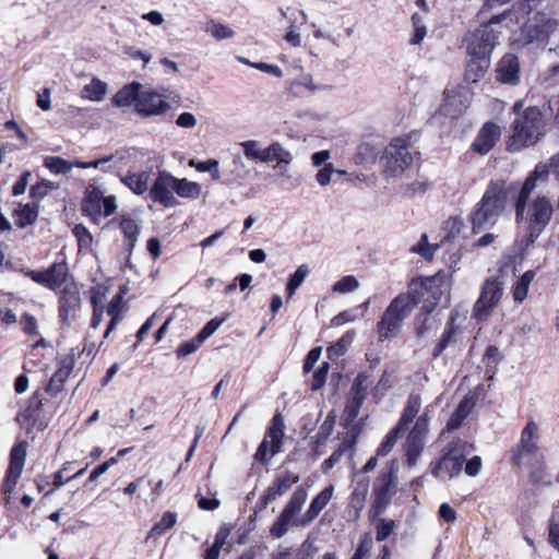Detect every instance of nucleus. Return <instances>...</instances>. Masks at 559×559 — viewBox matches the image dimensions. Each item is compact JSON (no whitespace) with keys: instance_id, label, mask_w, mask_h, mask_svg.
Instances as JSON below:
<instances>
[{"instance_id":"nucleus-18","label":"nucleus","mask_w":559,"mask_h":559,"mask_svg":"<svg viewBox=\"0 0 559 559\" xmlns=\"http://www.w3.org/2000/svg\"><path fill=\"white\" fill-rule=\"evenodd\" d=\"M471 93L464 88L447 91L440 112L450 118L461 116L471 104Z\"/></svg>"},{"instance_id":"nucleus-13","label":"nucleus","mask_w":559,"mask_h":559,"mask_svg":"<svg viewBox=\"0 0 559 559\" xmlns=\"http://www.w3.org/2000/svg\"><path fill=\"white\" fill-rule=\"evenodd\" d=\"M559 31V19H555L545 12L534 15L531 23L525 25L523 33L527 43L546 45L549 37Z\"/></svg>"},{"instance_id":"nucleus-38","label":"nucleus","mask_w":559,"mask_h":559,"mask_svg":"<svg viewBox=\"0 0 559 559\" xmlns=\"http://www.w3.org/2000/svg\"><path fill=\"white\" fill-rule=\"evenodd\" d=\"M122 300V295L117 294L112 297L107 307V313L111 317V320L106 329L105 337L109 335V333L115 329L117 323L121 320Z\"/></svg>"},{"instance_id":"nucleus-7","label":"nucleus","mask_w":559,"mask_h":559,"mask_svg":"<svg viewBox=\"0 0 559 559\" xmlns=\"http://www.w3.org/2000/svg\"><path fill=\"white\" fill-rule=\"evenodd\" d=\"M538 426L534 420L527 421L521 432L520 441L511 449V463L518 467L543 457L538 455Z\"/></svg>"},{"instance_id":"nucleus-37","label":"nucleus","mask_w":559,"mask_h":559,"mask_svg":"<svg viewBox=\"0 0 559 559\" xmlns=\"http://www.w3.org/2000/svg\"><path fill=\"white\" fill-rule=\"evenodd\" d=\"M535 278V272L533 270L526 271L520 276L513 287V298L516 302H522L528 293V287Z\"/></svg>"},{"instance_id":"nucleus-16","label":"nucleus","mask_w":559,"mask_h":559,"mask_svg":"<svg viewBox=\"0 0 559 559\" xmlns=\"http://www.w3.org/2000/svg\"><path fill=\"white\" fill-rule=\"evenodd\" d=\"M27 447V441H21L15 444L10 452V463L3 483L4 493L11 495L13 492L23 473L26 462Z\"/></svg>"},{"instance_id":"nucleus-28","label":"nucleus","mask_w":559,"mask_h":559,"mask_svg":"<svg viewBox=\"0 0 559 559\" xmlns=\"http://www.w3.org/2000/svg\"><path fill=\"white\" fill-rule=\"evenodd\" d=\"M121 181L133 193L141 195L150 191L151 175L148 171L128 173L121 178Z\"/></svg>"},{"instance_id":"nucleus-55","label":"nucleus","mask_w":559,"mask_h":559,"mask_svg":"<svg viewBox=\"0 0 559 559\" xmlns=\"http://www.w3.org/2000/svg\"><path fill=\"white\" fill-rule=\"evenodd\" d=\"M72 233L76 237L79 251L88 250L91 248L93 237L83 225H76Z\"/></svg>"},{"instance_id":"nucleus-56","label":"nucleus","mask_w":559,"mask_h":559,"mask_svg":"<svg viewBox=\"0 0 559 559\" xmlns=\"http://www.w3.org/2000/svg\"><path fill=\"white\" fill-rule=\"evenodd\" d=\"M464 228V222L459 216L450 217L444 224V230L448 238H455Z\"/></svg>"},{"instance_id":"nucleus-30","label":"nucleus","mask_w":559,"mask_h":559,"mask_svg":"<svg viewBox=\"0 0 559 559\" xmlns=\"http://www.w3.org/2000/svg\"><path fill=\"white\" fill-rule=\"evenodd\" d=\"M369 491V479L358 480L352 495L349 507L355 511V518L359 516L360 511L365 507V502Z\"/></svg>"},{"instance_id":"nucleus-41","label":"nucleus","mask_w":559,"mask_h":559,"mask_svg":"<svg viewBox=\"0 0 559 559\" xmlns=\"http://www.w3.org/2000/svg\"><path fill=\"white\" fill-rule=\"evenodd\" d=\"M14 214H15V224L21 227V228H24L28 225H32L35 223L36 218H37V211L34 206L29 205V204H25V205H20L15 211H14Z\"/></svg>"},{"instance_id":"nucleus-20","label":"nucleus","mask_w":559,"mask_h":559,"mask_svg":"<svg viewBox=\"0 0 559 559\" xmlns=\"http://www.w3.org/2000/svg\"><path fill=\"white\" fill-rule=\"evenodd\" d=\"M170 105L154 91H141L135 104V110L143 116H157L166 112Z\"/></svg>"},{"instance_id":"nucleus-22","label":"nucleus","mask_w":559,"mask_h":559,"mask_svg":"<svg viewBox=\"0 0 559 559\" xmlns=\"http://www.w3.org/2000/svg\"><path fill=\"white\" fill-rule=\"evenodd\" d=\"M501 130L493 122H487L479 130L473 142V148L479 154H487L500 139Z\"/></svg>"},{"instance_id":"nucleus-34","label":"nucleus","mask_w":559,"mask_h":559,"mask_svg":"<svg viewBox=\"0 0 559 559\" xmlns=\"http://www.w3.org/2000/svg\"><path fill=\"white\" fill-rule=\"evenodd\" d=\"M69 378H70V367L69 366H64V367L58 369L52 374V377L49 380V383L46 386L47 393H49L52 396L60 393L64 389Z\"/></svg>"},{"instance_id":"nucleus-62","label":"nucleus","mask_w":559,"mask_h":559,"mask_svg":"<svg viewBox=\"0 0 559 559\" xmlns=\"http://www.w3.org/2000/svg\"><path fill=\"white\" fill-rule=\"evenodd\" d=\"M549 173L548 166L545 164L536 165L534 171L525 179L524 182L528 180L533 183V191L536 189V183L538 180L545 181L547 179V175Z\"/></svg>"},{"instance_id":"nucleus-9","label":"nucleus","mask_w":559,"mask_h":559,"mask_svg":"<svg viewBox=\"0 0 559 559\" xmlns=\"http://www.w3.org/2000/svg\"><path fill=\"white\" fill-rule=\"evenodd\" d=\"M503 281L499 277H488L484 282L479 298L473 307L472 317L477 321H486L500 302L503 295Z\"/></svg>"},{"instance_id":"nucleus-23","label":"nucleus","mask_w":559,"mask_h":559,"mask_svg":"<svg viewBox=\"0 0 559 559\" xmlns=\"http://www.w3.org/2000/svg\"><path fill=\"white\" fill-rule=\"evenodd\" d=\"M41 401L34 394L16 415V421L21 429L31 433L39 419Z\"/></svg>"},{"instance_id":"nucleus-52","label":"nucleus","mask_w":559,"mask_h":559,"mask_svg":"<svg viewBox=\"0 0 559 559\" xmlns=\"http://www.w3.org/2000/svg\"><path fill=\"white\" fill-rule=\"evenodd\" d=\"M206 32L217 40L231 38L235 35V32L230 27L215 21L210 22Z\"/></svg>"},{"instance_id":"nucleus-44","label":"nucleus","mask_w":559,"mask_h":559,"mask_svg":"<svg viewBox=\"0 0 559 559\" xmlns=\"http://www.w3.org/2000/svg\"><path fill=\"white\" fill-rule=\"evenodd\" d=\"M353 445L345 441V442H342L338 447L337 450H335L330 456L329 459H326L323 463H322V471L324 473H326L328 471H330L331 468H333L340 461L341 459L343 457V455L347 452H350V454H353Z\"/></svg>"},{"instance_id":"nucleus-39","label":"nucleus","mask_w":559,"mask_h":559,"mask_svg":"<svg viewBox=\"0 0 559 559\" xmlns=\"http://www.w3.org/2000/svg\"><path fill=\"white\" fill-rule=\"evenodd\" d=\"M120 228L126 237L127 247L132 250L140 231L136 221L131 217H123L120 222Z\"/></svg>"},{"instance_id":"nucleus-40","label":"nucleus","mask_w":559,"mask_h":559,"mask_svg":"<svg viewBox=\"0 0 559 559\" xmlns=\"http://www.w3.org/2000/svg\"><path fill=\"white\" fill-rule=\"evenodd\" d=\"M107 85L98 79H93L90 84L85 85L81 92L82 97L99 102L106 94Z\"/></svg>"},{"instance_id":"nucleus-51","label":"nucleus","mask_w":559,"mask_h":559,"mask_svg":"<svg viewBox=\"0 0 559 559\" xmlns=\"http://www.w3.org/2000/svg\"><path fill=\"white\" fill-rule=\"evenodd\" d=\"M44 165L52 174L56 175L67 174L70 170L69 163L66 159L57 156H46L44 158Z\"/></svg>"},{"instance_id":"nucleus-15","label":"nucleus","mask_w":559,"mask_h":559,"mask_svg":"<svg viewBox=\"0 0 559 559\" xmlns=\"http://www.w3.org/2000/svg\"><path fill=\"white\" fill-rule=\"evenodd\" d=\"M396 475L394 463L383 469L373 485L374 501L372 509L376 514H381L386 508L392 495L395 492Z\"/></svg>"},{"instance_id":"nucleus-24","label":"nucleus","mask_w":559,"mask_h":559,"mask_svg":"<svg viewBox=\"0 0 559 559\" xmlns=\"http://www.w3.org/2000/svg\"><path fill=\"white\" fill-rule=\"evenodd\" d=\"M421 409V397L417 393H412L408 395L402 415L396 424V428L402 432H405L411 424L417 420V418L421 415L419 414Z\"/></svg>"},{"instance_id":"nucleus-31","label":"nucleus","mask_w":559,"mask_h":559,"mask_svg":"<svg viewBox=\"0 0 559 559\" xmlns=\"http://www.w3.org/2000/svg\"><path fill=\"white\" fill-rule=\"evenodd\" d=\"M140 83H131L124 85L121 90H119L112 98V102L118 107L130 106L132 103L138 102V97L140 95Z\"/></svg>"},{"instance_id":"nucleus-64","label":"nucleus","mask_w":559,"mask_h":559,"mask_svg":"<svg viewBox=\"0 0 559 559\" xmlns=\"http://www.w3.org/2000/svg\"><path fill=\"white\" fill-rule=\"evenodd\" d=\"M346 353L345 338H341L326 349L329 359L336 360Z\"/></svg>"},{"instance_id":"nucleus-2","label":"nucleus","mask_w":559,"mask_h":559,"mask_svg":"<svg viewBox=\"0 0 559 559\" xmlns=\"http://www.w3.org/2000/svg\"><path fill=\"white\" fill-rule=\"evenodd\" d=\"M513 185L504 180H491L480 201L471 213V223L474 233L492 227L504 212Z\"/></svg>"},{"instance_id":"nucleus-3","label":"nucleus","mask_w":559,"mask_h":559,"mask_svg":"<svg viewBox=\"0 0 559 559\" xmlns=\"http://www.w3.org/2000/svg\"><path fill=\"white\" fill-rule=\"evenodd\" d=\"M426 287L413 281L407 293L396 296L384 310L377 323L379 341L384 342L397 336L404 320L412 313Z\"/></svg>"},{"instance_id":"nucleus-54","label":"nucleus","mask_w":559,"mask_h":559,"mask_svg":"<svg viewBox=\"0 0 559 559\" xmlns=\"http://www.w3.org/2000/svg\"><path fill=\"white\" fill-rule=\"evenodd\" d=\"M439 248L438 245H430L426 234L421 235L419 242L412 248V251L421 255L426 260H431L433 253Z\"/></svg>"},{"instance_id":"nucleus-1","label":"nucleus","mask_w":559,"mask_h":559,"mask_svg":"<svg viewBox=\"0 0 559 559\" xmlns=\"http://www.w3.org/2000/svg\"><path fill=\"white\" fill-rule=\"evenodd\" d=\"M533 183L531 180L523 182L514 197L515 222L525 225V245L528 247L542 235L549 224L554 207L546 197L532 199Z\"/></svg>"},{"instance_id":"nucleus-4","label":"nucleus","mask_w":559,"mask_h":559,"mask_svg":"<svg viewBox=\"0 0 559 559\" xmlns=\"http://www.w3.org/2000/svg\"><path fill=\"white\" fill-rule=\"evenodd\" d=\"M523 107L521 100L513 106L516 118L513 121V133L508 143L511 151H520L523 147L534 145L544 134V119L537 107H528L520 114Z\"/></svg>"},{"instance_id":"nucleus-60","label":"nucleus","mask_w":559,"mask_h":559,"mask_svg":"<svg viewBox=\"0 0 559 559\" xmlns=\"http://www.w3.org/2000/svg\"><path fill=\"white\" fill-rule=\"evenodd\" d=\"M549 542L559 550V510H557L549 524Z\"/></svg>"},{"instance_id":"nucleus-36","label":"nucleus","mask_w":559,"mask_h":559,"mask_svg":"<svg viewBox=\"0 0 559 559\" xmlns=\"http://www.w3.org/2000/svg\"><path fill=\"white\" fill-rule=\"evenodd\" d=\"M379 515L373 512L372 523L376 528V539L383 542L394 532L396 523L394 520L379 518Z\"/></svg>"},{"instance_id":"nucleus-29","label":"nucleus","mask_w":559,"mask_h":559,"mask_svg":"<svg viewBox=\"0 0 559 559\" xmlns=\"http://www.w3.org/2000/svg\"><path fill=\"white\" fill-rule=\"evenodd\" d=\"M228 185L242 186L249 178L250 170L240 155H235L230 167L225 173Z\"/></svg>"},{"instance_id":"nucleus-10","label":"nucleus","mask_w":559,"mask_h":559,"mask_svg":"<svg viewBox=\"0 0 559 559\" xmlns=\"http://www.w3.org/2000/svg\"><path fill=\"white\" fill-rule=\"evenodd\" d=\"M412 162L413 157L408 151V142L404 138L393 139L381 157V163L390 176L402 174Z\"/></svg>"},{"instance_id":"nucleus-42","label":"nucleus","mask_w":559,"mask_h":559,"mask_svg":"<svg viewBox=\"0 0 559 559\" xmlns=\"http://www.w3.org/2000/svg\"><path fill=\"white\" fill-rule=\"evenodd\" d=\"M371 384L370 376L362 372L359 373L353 383L352 390H350V397L358 399L360 401L365 402V399L367 396L368 389Z\"/></svg>"},{"instance_id":"nucleus-58","label":"nucleus","mask_w":559,"mask_h":559,"mask_svg":"<svg viewBox=\"0 0 559 559\" xmlns=\"http://www.w3.org/2000/svg\"><path fill=\"white\" fill-rule=\"evenodd\" d=\"M225 318H213L211 319L198 333V336L204 342L210 336H212L223 324Z\"/></svg>"},{"instance_id":"nucleus-32","label":"nucleus","mask_w":559,"mask_h":559,"mask_svg":"<svg viewBox=\"0 0 559 559\" xmlns=\"http://www.w3.org/2000/svg\"><path fill=\"white\" fill-rule=\"evenodd\" d=\"M102 198L103 193L95 187L86 189L85 198L82 202V210L90 216H97L102 214Z\"/></svg>"},{"instance_id":"nucleus-49","label":"nucleus","mask_w":559,"mask_h":559,"mask_svg":"<svg viewBox=\"0 0 559 559\" xmlns=\"http://www.w3.org/2000/svg\"><path fill=\"white\" fill-rule=\"evenodd\" d=\"M393 372L389 370H384L381 374L379 381L372 389V395L374 399L380 400L392 386L393 383Z\"/></svg>"},{"instance_id":"nucleus-53","label":"nucleus","mask_w":559,"mask_h":559,"mask_svg":"<svg viewBox=\"0 0 559 559\" xmlns=\"http://www.w3.org/2000/svg\"><path fill=\"white\" fill-rule=\"evenodd\" d=\"M359 287V282L353 275L343 276L340 281L335 282L332 290L334 293L346 294L356 290Z\"/></svg>"},{"instance_id":"nucleus-25","label":"nucleus","mask_w":559,"mask_h":559,"mask_svg":"<svg viewBox=\"0 0 559 559\" xmlns=\"http://www.w3.org/2000/svg\"><path fill=\"white\" fill-rule=\"evenodd\" d=\"M333 492L334 487L330 485L312 499L308 510L302 515L301 525L311 523L319 515L332 499Z\"/></svg>"},{"instance_id":"nucleus-12","label":"nucleus","mask_w":559,"mask_h":559,"mask_svg":"<svg viewBox=\"0 0 559 559\" xmlns=\"http://www.w3.org/2000/svg\"><path fill=\"white\" fill-rule=\"evenodd\" d=\"M465 43L468 56L490 58L498 44V33L490 25H481L465 36Z\"/></svg>"},{"instance_id":"nucleus-6","label":"nucleus","mask_w":559,"mask_h":559,"mask_svg":"<svg viewBox=\"0 0 559 559\" xmlns=\"http://www.w3.org/2000/svg\"><path fill=\"white\" fill-rule=\"evenodd\" d=\"M464 443L451 442L441 457L431 463V474L441 481H449L460 475L465 461Z\"/></svg>"},{"instance_id":"nucleus-5","label":"nucleus","mask_w":559,"mask_h":559,"mask_svg":"<svg viewBox=\"0 0 559 559\" xmlns=\"http://www.w3.org/2000/svg\"><path fill=\"white\" fill-rule=\"evenodd\" d=\"M240 146L248 159L259 163L276 162L274 168L281 171L293 162V154L280 142H272L262 148L259 141L248 140L241 142Z\"/></svg>"},{"instance_id":"nucleus-14","label":"nucleus","mask_w":559,"mask_h":559,"mask_svg":"<svg viewBox=\"0 0 559 559\" xmlns=\"http://www.w3.org/2000/svg\"><path fill=\"white\" fill-rule=\"evenodd\" d=\"M284 428L283 417L280 414L275 415L272 419V426L254 454L257 461L265 464L269 461V456H274L281 452Z\"/></svg>"},{"instance_id":"nucleus-57","label":"nucleus","mask_w":559,"mask_h":559,"mask_svg":"<svg viewBox=\"0 0 559 559\" xmlns=\"http://www.w3.org/2000/svg\"><path fill=\"white\" fill-rule=\"evenodd\" d=\"M203 343L197 335L193 340L180 344L176 350L177 357L182 358L194 353Z\"/></svg>"},{"instance_id":"nucleus-21","label":"nucleus","mask_w":559,"mask_h":559,"mask_svg":"<svg viewBox=\"0 0 559 559\" xmlns=\"http://www.w3.org/2000/svg\"><path fill=\"white\" fill-rule=\"evenodd\" d=\"M496 79L508 85H516L520 81V63L516 56L506 53L497 63Z\"/></svg>"},{"instance_id":"nucleus-35","label":"nucleus","mask_w":559,"mask_h":559,"mask_svg":"<svg viewBox=\"0 0 559 559\" xmlns=\"http://www.w3.org/2000/svg\"><path fill=\"white\" fill-rule=\"evenodd\" d=\"M533 468L530 472V480L537 486H550L551 475L547 471L546 465L543 462V457L533 462L531 465Z\"/></svg>"},{"instance_id":"nucleus-46","label":"nucleus","mask_w":559,"mask_h":559,"mask_svg":"<svg viewBox=\"0 0 559 559\" xmlns=\"http://www.w3.org/2000/svg\"><path fill=\"white\" fill-rule=\"evenodd\" d=\"M469 402L468 400H463L457 408L455 409L454 414L451 416V418L449 419L448 424H447V428L449 430H454V429H457L461 424L463 423V420L467 417L468 413H469Z\"/></svg>"},{"instance_id":"nucleus-17","label":"nucleus","mask_w":559,"mask_h":559,"mask_svg":"<svg viewBox=\"0 0 559 559\" xmlns=\"http://www.w3.org/2000/svg\"><path fill=\"white\" fill-rule=\"evenodd\" d=\"M174 194L175 176L168 171H159L148 191L150 199L164 207H173L177 204Z\"/></svg>"},{"instance_id":"nucleus-59","label":"nucleus","mask_w":559,"mask_h":559,"mask_svg":"<svg viewBox=\"0 0 559 559\" xmlns=\"http://www.w3.org/2000/svg\"><path fill=\"white\" fill-rule=\"evenodd\" d=\"M335 173L343 174L342 171L336 170L332 164H325L316 176L318 183L321 187L328 186L332 180L333 174Z\"/></svg>"},{"instance_id":"nucleus-50","label":"nucleus","mask_w":559,"mask_h":559,"mask_svg":"<svg viewBox=\"0 0 559 559\" xmlns=\"http://www.w3.org/2000/svg\"><path fill=\"white\" fill-rule=\"evenodd\" d=\"M403 432L399 430L396 427H394L386 436L385 439L382 441V443L377 449V455L378 456H385L388 455L394 445L396 444L399 438L401 437Z\"/></svg>"},{"instance_id":"nucleus-61","label":"nucleus","mask_w":559,"mask_h":559,"mask_svg":"<svg viewBox=\"0 0 559 559\" xmlns=\"http://www.w3.org/2000/svg\"><path fill=\"white\" fill-rule=\"evenodd\" d=\"M328 371H329V364L328 362H324L314 373H313V379H312V382H311V389L313 391H317L319 389H321L325 381H326V377H328Z\"/></svg>"},{"instance_id":"nucleus-45","label":"nucleus","mask_w":559,"mask_h":559,"mask_svg":"<svg viewBox=\"0 0 559 559\" xmlns=\"http://www.w3.org/2000/svg\"><path fill=\"white\" fill-rule=\"evenodd\" d=\"M308 273L309 269L307 265L302 264L297 267V270L290 276L286 286V294L288 298H292L294 296L296 289L302 284Z\"/></svg>"},{"instance_id":"nucleus-26","label":"nucleus","mask_w":559,"mask_h":559,"mask_svg":"<svg viewBox=\"0 0 559 559\" xmlns=\"http://www.w3.org/2000/svg\"><path fill=\"white\" fill-rule=\"evenodd\" d=\"M464 78L467 82H479L490 67V58L469 56Z\"/></svg>"},{"instance_id":"nucleus-19","label":"nucleus","mask_w":559,"mask_h":559,"mask_svg":"<svg viewBox=\"0 0 559 559\" xmlns=\"http://www.w3.org/2000/svg\"><path fill=\"white\" fill-rule=\"evenodd\" d=\"M298 480L299 477L297 475L290 474L289 472L278 475L260 497L257 507L260 510L265 509L277 497L286 493Z\"/></svg>"},{"instance_id":"nucleus-63","label":"nucleus","mask_w":559,"mask_h":559,"mask_svg":"<svg viewBox=\"0 0 559 559\" xmlns=\"http://www.w3.org/2000/svg\"><path fill=\"white\" fill-rule=\"evenodd\" d=\"M455 331L453 329L447 330L442 337L440 338L439 343L433 348L432 355L433 357H438L442 354V352L448 347V345L453 342Z\"/></svg>"},{"instance_id":"nucleus-33","label":"nucleus","mask_w":559,"mask_h":559,"mask_svg":"<svg viewBox=\"0 0 559 559\" xmlns=\"http://www.w3.org/2000/svg\"><path fill=\"white\" fill-rule=\"evenodd\" d=\"M175 194L183 199H198L201 194V187L194 181L186 178L179 179L175 177Z\"/></svg>"},{"instance_id":"nucleus-8","label":"nucleus","mask_w":559,"mask_h":559,"mask_svg":"<svg viewBox=\"0 0 559 559\" xmlns=\"http://www.w3.org/2000/svg\"><path fill=\"white\" fill-rule=\"evenodd\" d=\"M308 492L304 487H298L293 495L290 496L288 502L280 513L276 521L270 528V533L275 538L283 537L292 526L301 525V521L299 522L296 519V515L302 509L305 502L307 501Z\"/></svg>"},{"instance_id":"nucleus-43","label":"nucleus","mask_w":559,"mask_h":559,"mask_svg":"<svg viewBox=\"0 0 559 559\" xmlns=\"http://www.w3.org/2000/svg\"><path fill=\"white\" fill-rule=\"evenodd\" d=\"M503 356L497 346L490 345L487 347L484 355V362L487 367L486 372L489 373V379L493 378L498 364L502 360Z\"/></svg>"},{"instance_id":"nucleus-48","label":"nucleus","mask_w":559,"mask_h":559,"mask_svg":"<svg viewBox=\"0 0 559 559\" xmlns=\"http://www.w3.org/2000/svg\"><path fill=\"white\" fill-rule=\"evenodd\" d=\"M177 523V514L170 511H167L163 514L162 519L154 524L150 532V536L160 535L167 530L174 527Z\"/></svg>"},{"instance_id":"nucleus-11","label":"nucleus","mask_w":559,"mask_h":559,"mask_svg":"<svg viewBox=\"0 0 559 559\" xmlns=\"http://www.w3.org/2000/svg\"><path fill=\"white\" fill-rule=\"evenodd\" d=\"M430 417L426 409L414 423L409 429L405 442L404 451L409 465H414L420 455L429 432Z\"/></svg>"},{"instance_id":"nucleus-47","label":"nucleus","mask_w":559,"mask_h":559,"mask_svg":"<svg viewBox=\"0 0 559 559\" xmlns=\"http://www.w3.org/2000/svg\"><path fill=\"white\" fill-rule=\"evenodd\" d=\"M412 24L414 27V34L411 38V44L420 45L427 35L425 19L420 14L415 13L412 16Z\"/></svg>"},{"instance_id":"nucleus-27","label":"nucleus","mask_w":559,"mask_h":559,"mask_svg":"<svg viewBox=\"0 0 559 559\" xmlns=\"http://www.w3.org/2000/svg\"><path fill=\"white\" fill-rule=\"evenodd\" d=\"M69 267L67 258L62 253L48 271V287L50 289L60 288L67 281Z\"/></svg>"}]
</instances>
